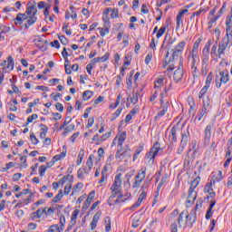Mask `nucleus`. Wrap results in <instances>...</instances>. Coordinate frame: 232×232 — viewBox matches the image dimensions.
<instances>
[{
	"label": "nucleus",
	"mask_w": 232,
	"mask_h": 232,
	"mask_svg": "<svg viewBox=\"0 0 232 232\" xmlns=\"http://www.w3.org/2000/svg\"><path fill=\"white\" fill-rule=\"evenodd\" d=\"M37 3L35 1L29 2L25 13L17 14L16 17L12 20L13 24L15 26H21L24 30H28L30 26L37 23Z\"/></svg>",
	"instance_id": "obj_1"
},
{
	"label": "nucleus",
	"mask_w": 232,
	"mask_h": 232,
	"mask_svg": "<svg viewBox=\"0 0 232 232\" xmlns=\"http://www.w3.org/2000/svg\"><path fill=\"white\" fill-rule=\"evenodd\" d=\"M226 37H224L219 43L218 49V55L219 59H222V55H224L226 49L229 45V41L232 39V14L227 16L226 19Z\"/></svg>",
	"instance_id": "obj_2"
},
{
	"label": "nucleus",
	"mask_w": 232,
	"mask_h": 232,
	"mask_svg": "<svg viewBox=\"0 0 232 232\" xmlns=\"http://www.w3.org/2000/svg\"><path fill=\"white\" fill-rule=\"evenodd\" d=\"M184 46H186V42L181 41L179 42L174 49H172V56L169 58V52H167L166 57H165V63L167 64H169V63H172V61H175V59H179L180 55H182V52H184Z\"/></svg>",
	"instance_id": "obj_3"
},
{
	"label": "nucleus",
	"mask_w": 232,
	"mask_h": 232,
	"mask_svg": "<svg viewBox=\"0 0 232 232\" xmlns=\"http://www.w3.org/2000/svg\"><path fill=\"white\" fill-rule=\"evenodd\" d=\"M149 186H150V183H148V182H146L142 185V187H141L142 191H141L140 195L139 196L137 202L130 207V211H135V209H137V208H139L142 204L144 198H146V197H148V194L146 193L145 189H147V188H149Z\"/></svg>",
	"instance_id": "obj_4"
},
{
	"label": "nucleus",
	"mask_w": 232,
	"mask_h": 232,
	"mask_svg": "<svg viewBox=\"0 0 232 232\" xmlns=\"http://www.w3.org/2000/svg\"><path fill=\"white\" fill-rule=\"evenodd\" d=\"M0 66L3 67V72L4 73H10L15 66V62H14V57L12 55H9L7 57V60H5Z\"/></svg>",
	"instance_id": "obj_5"
},
{
	"label": "nucleus",
	"mask_w": 232,
	"mask_h": 232,
	"mask_svg": "<svg viewBox=\"0 0 232 232\" xmlns=\"http://www.w3.org/2000/svg\"><path fill=\"white\" fill-rule=\"evenodd\" d=\"M189 140V130H186L181 133V140L179 144V148L178 149L179 155H182L184 150L188 146V141Z\"/></svg>",
	"instance_id": "obj_6"
},
{
	"label": "nucleus",
	"mask_w": 232,
	"mask_h": 232,
	"mask_svg": "<svg viewBox=\"0 0 232 232\" xmlns=\"http://www.w3.org/2000/svg\"><path fill=\"white\" fill-rule=\"evenodd\" d=\"M209 108H211V102H209V98H206L205 100H203V106L200 109L199 113L198 114L196 119L198 121H202V119H204V116L208 115V110H209Z\"/></svg>",
	"instance_id": "obj_7"
},
{
	"label": "nucleus",
	"mask_w": 232,
	"mask_h": 232,
	"mask_svg": "<svg viewBox=\"0 0 232 232\" xmlns=\"http://www.w3.org/2000/svg\"><path fill=\"white\" fill-rule=\"evenodd\" d=\"M229 81V73L227 71H223L219 72V75L216 76V86L217 88H221L222 84H226Z\"/></svg>",
	"instance_id": "obj_8"
},
{
	"label": "nucleus",
	"mask_w": 232,
	"mask_h": 232,
	"mask_svg": "<svg viewBox=\"0 0 232 232\" xmlns=\"http://www.w3.org/2000/svg\"><path fill=\"white\" fill-rule=\"evenodd\" d=\"M121 151H122V148H120L115 155V158L118 160H124V159L128 160V159L131 157V149H130V145H126L125 150L122 153H121Z\"/></svg>",
	"instance_id": "obj_9"
},
{
	"label": "nucleus",
	"mask_w": 232,
	"mask_h": 232,
	"mask_svg": "<svg viewBox=\"0 0 232 232\" xmlns=\"http://www.w3.org/2000/svg\"><path fill=\"white\" fill-rule=\"evenodd\" d=\"M184 215H187L186 211H182L179 218L171 223L170 225V232H179V227H182V222H184ZM179 224V226L177 225Z\"/></svg>",
	"instance_id": "obj_10"
},
{
	"label": "nucleus",
	"mask_w": 232,
	"mask_h": 232,
	"mask_svg": "<svg viewBox=\"0 0 232 232\" xmlns=\"http://www.w3.org/2000/svg\"><path fill=\"white\" fill-rule=\"evenodd\" d=\"M162 152V148H160V143L155 142L150 151L147 154L148 159H150L154 162L155 158L159 155V152Z\"/></svg>",
	"instance_id": "obj_11"
},
{
	"label": "nucleus",
	"mask_w": 232,
	"mask_h": 232,
	"mask_svg": "<svg viewBox=\"0 0 232 232\" xmlns=\"http://www.w3.org/2000/svg\"><path fill=\"white\" fill-rule=\"evenodd\" d=\"M122 188V174L119 173L114 178V182L112 186L111 187V191H121V188Z\"/></svg>",
	"instance_id": "obj_12"
},
{
	"label": "nucleus",
	"mask_w": 232,
	"mask_h": 232,
	"mask_svg": "<svg viewBox=\"0 0 232 232\" xmlns=\"http://www.w3.org/2000/svg\"><path fill=\"white\" fill-rule=\"evenodd\" d=\"M160 102L162 108V111L158 112V114L155 116V121H158V119H160V117H164L166 113L168 112V108H169V102H164L163 99H160Z\"/></svg>",
	"instance_id": "obj_13"
},
{
	"label": "nucleus",
	"mask_w": 232,
	"mask_h": 232,
	"mask_svg": "<svg viewBox=\"0 0 232 232\" xmlns=\"http://www.w3.org/2000/svg\"><path fill=\"white\" fill-rule=\"evenodd\" d=\"M213 130V124H208L205 128L204 131V144L205 146H209V142L211 141V131Z\"/></svg>",
	"instance_id": "obj_14"
},
{
	"label": "nucleus",
	"mask_w": 232,
	"mask_h": 232,
	"mask_svg": "<svg viewBox=\"0 0 232 232\" xmlns=\"http://www.w3.org/2000/svg\"><path fill=\"white\" fill-rule=\"evenodd\" d=\"M188 9H183L179 12L177 17H176V30H180V25L183 24L184 21L182 20V17L188 14Z\"/></svg>",
	"instance_id": "obj_15"
},
{
	"label": "nucleus",
	"mask_w": 232,
	"mask_h": 232,
	"mask_svg": "<svg viewBox=\"0 0 232 232\" xmlns=\"http://www.w3.org/2000/svg\"><path fill=\"white\" fill-rule=\"evenodd\" d=\"M184 77V69L182 67H179L173 74V79L175 82H180L182 81V78Z\"/></svg>",
	"instance_id": "obj_16"
},
{
	"label": "nucleus",
	"mask_w": 232,
	"mask_h": 232,
	"mask_svg": "<svg viewBox=\"0 0 232 232\" xmlns=\"http://www.w3.org/2000/svg\"><path fill=\"white\" fill-rule=\"evenodd\" d=\"M209 63V49L208 46H205L202 51V64L208 66Z\"/></svg>",
	"instance_id": "obj_17"
},
{
	"label": "nucleus",
	"mask_w": 232,
	"mask_h": 232,
	"mask_svg": "<svg viewBox=\"0 0 232 232\" xmlns=\"http://www.w3.org/2000/svg\"><path fill=\"white\" fill-rule=\"evenodd\" d=\"M43 215H44L43 208H38L35 212L30 214L29 220H37V218H43Z\"/></svg>",
	"instance_id": "obj_18"
},
{
	"label": "nucleus",
	"mask_w": 232,
	"mask_h": 232,
	"mask_svg": "<svg viewBox=\"0 0 232 232\" xmlns=\"http://www.w3.org/2000/svg\"><path fill=\"white\" fill-rule=\"evenodd\" d=\"M93 198H95V190H92L90 192V194L87 197V199L85 200V202L82 206V209L89 208L90 206L92 205V200H93Z\"/></svg>",
	"instance_id": "obj_19"
},
{
	"label": "nucleus",
	"mask_w": 232,
	"mask_h": 232,
	"mask_svg": "<svg viewBox=\"0 0 232 232\" xmlns=\"http://www.w3.org/2000/svg\"><path fill=\"white\" fill-rule=\"evenodd\" d=\"M205 193H208L210 198H215L216 193L213 191V181H210V183H207L204 188Z\"/></svg>",
	"instance_id": "obj_20"
},
{
	"label": "nucleus",
	"mask_w": 232,
	"mask_h": 232,
	"mask_svg": "<svg viewBox=\"0 0 232 232\" xmlns=\"http://www.w3.org/2000/svg\"><path fill=\"white\" fill-rule=\"evenodd\" d=\"M118 202H126V198H122V195H119L116 198L110 197L108 199L109 206H115Z\"/></svg>",
	"instance_id": "obj_21"
},
{
	"label": "nucleus",
	"mask_w": 232,
	"mask_h": 232,
	"mask_svg": "<svg viewBox=\"0 0 232 232\" xmlns=\"http://www.w3.org/2000/svg\"><path fill=\"white\" fill-rule=\"evenodd\" d=\"M93 154H91L86 161V168H84L86 174H89L93 168Z\"/></svg>",
	"instance_id": "obj_22"
},
{
	"label": "nucleus",
	"mask_w": 232,
	"mask_h": 232,
	"mask_svg": "<svg viewBox=\"0 0 232 232\" xmlns=\"http://www.w3.org/2000/svg\"><path fill=\"white\" fill-rule=\"evenodd\" d=\"M197 199V191L195 190H188V195L187 198V203L188 204H193L195 200Z\"/></svg>",
	"instance_id": "obj_23"
},
{
	"label": "nucleus",
	"mask_w": 232,
	"mask_h": 232,
	"mask_svg": "<svg viewBox=\"0 0 232 232\" xmlns=\"http://www.w3.org/2000/svg\"><path fill=\"white\" fill-rule=\"evenodd\" d=\"M110 59V53H106L102 57H97L94 58L91 61L92 64H96V63H106V61Z\"/></svg>",
	"instance_id": "obj_24"
},
{
	"label": "nucleus",
	"mask_w": 232,
	"mask_h": 232,
	"mask_svg": "<svg viewBox=\"0 0 232 232\" xmlns=\"http://www.w3.org/2000/svg\"><path fill=\"white\" fill-rule=\"evenodd\" d=\"M215 204H217V200H211V202L209 204V208L206 214L207 220H209V218H211V217H213V208H215Z\"/></svg>",
	"instance_id": "obj_25"
},
{
	"label": "nucleus",
	"mask_w": 232,
	"mask_h": 232,
	"mask_svg": "<svg viewBox=\"0 0 232 232\" xmlns=\"http://www.w3.org/2000/svg\"><path fill=\"white\" fill-rule=\"evenodd\" d=\"M179 130V127L173 126L170 130V134H169V140L171 142H177V131Z\"/></svg>",
	"instance_id": "obj_26"
},
{
	"label": "nucleus",
	"mask_w": 232,
	"mask_h": 232,
	"mask_svg": "<svg viewBox=\"0 0 232 232\" xmlns=\"http://www.w3.org/2000/svg\"><path fill=\"white\" fill-rule=\"evenodd\" d=\"M126 131H121L119 133V140H118V148L122 149V144H124V140H126Z\"/></svg>",
	"instance_id": "obj_27"
},
{
	"label": "nucleus",
	"mask_w": 232,
	"mask_h": 232,
	"mask_svg": "<svg viewBox=\"0 0 232 232\" xmlns=\"http://www.w3.org/2000/svg\"><path fill=\"white\" fill-rule=\"evenodd\" d=\"M63 227H60L59 224H53L49 227L47 232H63Z\"/></svg>",
	"instance_id": "obj_28"
},
{
	"label": "nucleus",
	"mask_w": 232,
	"mask_h": 232,
	"mask_svg": "<svg viewBox=\"0 0 232 232\" xmlns=\"http://www.w3.org/2000/svg\"><path fill=\"white\" fill-rule=\"evenodd\" d=\"M222 179H224V175L222 174V170L218 171L217 175H214L211 181L213 182V184H215L216 182H220V180H222Z\"/></svg>",
	"instance_id": "obj_29"
},
{
	"label": "nucleus",
	"mask_w": 232,
	"mask_h": 232,
	"mask_svg": "<svg viewBox=\"0 0 232 232\" xmlns=\"http://www.w3.org/2000/svg\"><path fill=\"white\" fill-rule=\"evenodd\" d=\"M200 182V177H197L190 184L189 189L190 191H195L197 187L198 186Z\"/></svg>",
	"instance_id": "obj_30"
},
{
	"label": "nucleus",
	"mask_w": 232,
	"mask_h": 232,
	"mask_svg": "<svg viewBox=\"0 0 232 232\" xmlns=\"http://www.w3.org/2000/svg\"><path fill=\"white\" fill-rule=\"evenodd\" d=\"M200 43H202V38H198L193 44L191 53L198 54V46H200Z\"/></svg>",
	"instance_id": "obj_31"
},
{
	"label": "nucleus",
	"mask_w": 232,
	"mask_h": 232,
	"mask_svg": "<svg viewBox=\"0 0 232 232\" xmlns=\"http://www.w3.org/2000/svg\"><path fill=\"white\" fill-rule=\"evenodd\" d=\"M79 216V209H75L71 217V224L72 226H75L77 224V217Z\"/></svg>",
	"instance_id": "obj_32"
},
{
	"label": "nucleus",
	"mask_w": 232,
	"mask_h": 232,
	"mask_svg": "<svg viewBox=\"0 0 232 232\" xmlns=\"http://www.w3.org/2000/svg\"><path fill=\"white\" fill-rule=\"evenodd\" d=\"M105 222V232L111 231V219H110V217H106L104 219Z\"/></svg>",
	"instance_id": "obj_33"
},
{
	"label": "nucleus",
	"mask_w": 232,
	"mask_h": 232,
	"mask_svg": "<svg viewBox=\"0 0 232 232\" xmlns=\"http://www.w3.org/2000/svg\"><path fill=\"white\" fill-rule=\"evenodd\" d=\"M135 179H140L141 180H144L146 179V168H142L139 173L135 176Z\"/></svg>",
	"instance_id": "obj_34"
},
{
	"label": "nucleus",
	"mask_w": 232,
	"mask_h": 232,
	"mask_svg": "<svg viewBox=\"0 0 232 232\" xmlns=\"http://www.w3.org/2000/svg\"><path fill=\"white\" fill-rule=\"evenodd\" d=\"M92 97H93V92H92V91L83 92V93H82L83 101H90V99H92Z\"/></svg>",
	"instance_id": "obj_35"
},
{
	"label": "nucleus",
	"mask_w": 232,
	"mask_h": 232,
	"mask_svg": "<svg viewBox=\"0 0 232 232\" xmlns=\"http://www.w3.org/2000/svg\"><path fill=\"white\" fill-rule=\"evenodd\" d=\"M191 60V65L197 66V59H198V54L195 53H190V55H188V59Z\"/></svg>",
	"instance_id": "obj_36"
},
{
	"label": "nucleus",
	"mask_w": 232,
	"mask_h": 232,
	"mask_svg": "<svg viewBox=\"0 0 232 232\" xmlns=\"http://www.w3.org/2000/svg\"><path fill=\"white\" fill-rule=\"evenodd\" d=\"M143 150H144V147H142V146H140L137 148V150H135L134 155H133V162H135V160H137V159H139V155H140V153H142Z\"/></svg>",
	"instance_id": "obj_37"
},
{
	"label": "nucleus",
	"mask_w": 232,
	"mask_h": 232,
	"mask_svg": "<svg viewBox=\"0 0 232 232\" xmlns=\"http://www.w3.org/2000/svg\"><path fill=\"white\" fill-rule=\"evenodd\" d=\"M82 159H84V150H81L78 154V160L76 161L77 166H81L82 163Z\"/></svg>",
	"instance_id": "obj_38"
},
{
	"label": "nucleus",
	"mask_w": 232,
	"mask_h": 232,
	"mask_svg": "<svg viewBox=\"0 0 232 232\" xmlns=\"http://www.w3.org/2000/svg\"><path fill=\"white\" fill-rule=\"evenodd\" d=\"M60 200H63V189H60L58 194L53 198L54 204H57Z\"/></svg>",
	"instance_id": "obj_39"
},
{
	"label": "nucleus",
	"mask_w": 232,
	"mask_h": 232,
	"mask_svg": "<svg viewBox=\"0 0 232 232\" xmlns=\"http://www.w3.org/2000/svg\"><path fill=\"white\" fill-rule=\"evenodd\" d=\"M164 86V79L163 78H159L155 82H154V88L157 90V88H162Z\"/></svg>",
	"instance_id": "obj_40"
},
{
	"label": "nucleus",
	"mask_w": 232,
	"mask_h": 232,
	"mask_svg": "<svg viewBox=\"0 0 232 232\" xmlns=\"http://www.w3.org/2000/svg\"><path fill=\"white\" fill-rule=\"evenodd\" d=\"M131 104H137L139 102V92H133L132 97L130 98Z\"/></svg>",
	"instance_id": "obj_41"
},
{
	"label": "nucleus",
	"mask_w": 232,
	"mask_h": 232,
	"mask_svg": "<svg viewBox=\"0 0 232 232\" xmlns=\"http://www.w3.org/2000/svg\"><path fill=\"white\" fill-rule=\"evenodd\" d=\"M208 90H209V87L204 86L199 92L198 99H203L204 97H206Z\"/></svg>",
	"instance_id": "obj_42"
},
{
	"label": "nucleus",
	"mask_w": 232,
	"mask_h": 232,
	"mask_svg": "<svg viewBox=\"0 0 232 232\" xmlns=\"http://www.w3.org/2000/svg\"><path fill=\"white\" fill-rule=\"evenodd\" d=\"M66 157V152H62L61 154H58L54 157H53V160L55 162H57L58 160H63V159H64Z\"/></svg>",
	"instance_id": "obj_43"
},
{
	"label": "nucleus",
	"mask_w": 232,
	"mask_h": 232,
	"mask_svg": "<svg viewBox=\"0 0 232 232\" xmlns=\"http://www.w3.org/2000/svg\"><path fill=\"white\" fill-rule=\"evenodd\" d=\"M82 188H83L82 183L76 184L72 191V195H75V193H79L81 189H82Z\"/></svg>",
	"instance_id": "obj_44"
},
{
	"label": "nucleus",
	"mask_w": 232,
	"mask_h": 232,
	"mask_svg": "<svg viewBox=\"0 0 232 232\" xmlns=\"http://www.w3.org/2000/svg\"><path fill=\"white\" fill-rule=\"evenodd\" d=\"M211 81H213V72H209L208 74L205 87L209 88V86L211 85Z\"/></svg>",
	"instance_id": "obj_45"
},
{
	"label": "nucleus",
	"mask_w": 232,
	"mask_h": 232,
	"mask_svg": "<svg viewBox=\"0 0 232 232\" xmlns=\"http://www.w3.org/2000/svg\"><path fill=\"white\" fill-rule=\"evenodd\" d=\"M121 113H122V108L117 109V111L112 114L111 118V122H113V121H115L117 117L121 115Z\"/></svg>",
	"instance_id": "obj_46"
},
{
	"label": "nucleus",
	"mask_w": 232,
	"mask_h": 232,
	"mask_svg": "<svg viewBox=\"0 0 232 232\" xmlns=\"http://www.w3.org/2000/svg\"><path fill=\"white\" fill-rule=\"evenodd\" d=\"M191 72H192L193 79H198V69L197 68V65H191Z\"/></svg>",
	"instance_id": "obj_47"
},
{
	"label": "nucleus",
	"mask_w": 232,
	"mask_h": 232,
	"mask_svg": "<svg viewBox=\"0 0 232 232\" xmlns=\"http://www.w3.org/2000/svg\"><path fill=\"white\" fill-rule=\"evenodd\" d=\"M20 161L22 163L21 168H28V163H26V156L19 154Z\"/></svg>",
	"instance_id": "obj_48"
},
{
	"label": "nucleus",
	"mask_w": 232,
	"mask_h": 232,
	"mask_svg": "<svg viewBox=\"0 0 232 232\" xmlns=\"http://www.w3.org/2000/svg\"><path fill=\"white\" fill-rule=\"evenodd\" d=\"M43 211L44 215H53V212L55 211V208L53 207L44 208H43Z\"/></svg>",
	"instance_id": "obj_49"
},
{
	"label": "nucleus",
	"mask_w": 232,
	"mask_h": 232,
	"mask_svg": "<svg viewBox=\"0 0 232 232\" xmlns=\"http://www.w3.org/2000/svg\"><path fill=\"white\" fill-rule=\"evenodd\" d=\"M108 179V174H106V169L102 170V179L98 181V184H103V182Z\"/></svg>",
	"instance_id": "obj_50"
},
{
	"label": "nucleus",
	"mask_w": 232,
	"mask_h": 232,
	"mask_svg": "<svg viewBox=\"0 0 232 232\" xmlns=\"http://www.w3.org/2000/svg\"><path fill=\"white\" fill-rule=\"evenodd\" d=\"M164 34H166V27H161L156 34L157 39H160V37H162Z\"/></svg>",
	"instance_id": "obj_51"
},
{
	"label": "nucleus",
	"mask_w": 232,
	"mask_h": 232,
	"mask_svg": "<svg viewBox=\"0 0 232 232\" xmlns=\"http://www.w3.org/2000/svg\"><path fill=\"white\" fill-rule=\"evenodd\" d=\"M68 52H69L70 53H69ZM71 53H72V50H71V49H68V51H67V50H66V47H64L63 50V52H62V55H63V59H66V58L70 57Z\"/></svg>",
	"instance_id": "obj_52"
},
{
	"label": "nucleus",
	"mask_w": 232,
	"mask_h": 232,
	"mask_svg": "<svg viewBox=\"0 0 232 232\" xmlns=\"http://www.w3.org/2000/svg\"><path fill=\"white\" fill-rule=\"evenodd\" d=\"M70 191H72V183H67L64 187L63 194L69 195Z\"/></svg>",
	"instance_id": "obj_53"
},
{
	"label": "nucleus",
	"mask_w": 232,
	"mask_h": 232,
	"mask_svg": "<svg viewBox=\"0 0 232 232\" xmlns=\"http://www.w3.org/2000/svg\"><path fill=\"white\" fill-rule=\"evenodd\" d=\"M111 19H117L119 17V9L117 8L111 9Z\"/></svg>",
	"instance_id": "obj_54"
},
{
	"label": "nucleus",
	"mask_w": 232,
	"mask_h": 232,
	"mask_svg": "<svg viewBox=\"0 0 232 232\" xmlns=\"http://www.w3.org/2000/svg\"><path fill=\"white\" fill-rule=\"evenodd\" d=\"M46 169H48V167H46L44 165H42L39 168V175H40V177H44V173H46Z\"/></svg>",
	"instance_id": "obj_55"
},
{
	"label": "nucleus",
	"mask_w": 232,
	"mask_h": 232,
	"mask_svg": "<svg viewBox=\"0 0 232 232\" xmlns=\"http://www.w3.org/2000/svg\"><path fill=\"white\" fill-rule=\"evenodd\" d=\"M64 224H66V218L64 217V215H62L60 217V225L59 227H62L64 230Z\"/></svg>",
	"instance_id": "obj_56"
},
{
	"label": "nucleus",
	"mask_w": 232,
	"mask_h": 232,
	"mask_svg": "<svg viewBox=\"0 0 232 232\" xmlns=\"http://www.w3.org/2000/svg\"><path fill=\"white\" fill-rule=\"evenodd\" d=\"M133 80V71L130 72L127 76V85L131 86V81Z\"/></svg>",
	"instance_id": "obj_57"
},
{
	"label": "nucleus",
	"mask_w": 232,
	"mask_h": 232,
	"mask_svg": "<svg viewBox=\"0 0 232 232\" xmlns=\"http://www.w3.org/2000/svg\"><path fill=\"white\" fill-rule=\"evenodd\" d=\"M70 10L72 12L71 18L77 19V13L75 12V7L73 5H71Z\"/></svg>",
	"instance_id": "obj_58"
},
{
	"label": "nucleus",
	"mask_w": 232,
	"mask_h": 232,
	"mask_svg": "<svg viewBox=\"0 0 232 232\" xmlns=\"http://www.w3.org/2000/svg\"><path fill=\"white\" fill-rule=\"evenodd\" d=\"M58 39L60 40V42L62 43V44H63V45L68 44V39L66 38V36H64V35H60V36H58Z\"/></svg>",
	"instance_id": "obj_59"
},
{
	"label": "nucleus",
	"mask_w": 232,
	"mask_h": 232,
	"mask_svg": "<svg viewBox=\"0 0 232 232\" xmlns=\"http://www.w3.org/2000/svg\"><path fill=\"white\" fill-rule=\"evenodd\" d=\"M30 139H31V141L33 142V144H39V140L37 139V137H35V134L32 133L30 135Z\"/></svg>",
	"instance_id": "obj_60"
},
{
	"label": "nucleus",
	"mask_w": 232,
	"mask_h": 232,
	"mask_svg": "<svg viewBox=\"0 0 232 232\" xmlns=\"http://www.w3.org/2000/svg\"><path fill=\"white\" fill-rule=\"evenodd\" d=\"M86 169H78V179H83L84 173H86Z\"/></svg>",
	"instance_id": "obj_61"
},
{
	"label": "nucleus",
	"mask_w": 232,
	"mask_h": 232,
	"mask_svg": "<svg viewBox=\"0 0 232 232\" xmlns=\"http://www.w3.org/2000/svg\"><path fill=\"white\" fill-rule=\"evenodd\" d=\"M38 117L37 114H33L27 118V122H34V121H37Z\"/></svg>",
	"instance_id": "obj_62"
},
{
	"label": "nucleus",
	"mask_w": 232,
	"mask_h": 232,
	"mask_svg": "<svg viewBox=\"0 0 232 232\" xmlns=\"http://www.w3.org/2000/svg\"><path fill=\"white\" fill-rule=\"evenodd\" d=\"M79 135H81V132H74L71 138H70V141L71 142H75V140L77 139V137H79Z\"/></svg>",
	"instance_id": "obj_63"
},
{
	"label": "nucleus",
	"mask_w": 232,
	"mask_h": 232,
	"mask_svg": "<svg viewBox=\"0 0 232 232\" xmlns=\"http://www.w3.org/2000/svg\"><path fill=\"white\" fill-rule=\"evenodd\" d=\"M15 166V163L9 162L6 163L5 168L3 169V171H6L7 169H10V168H14Z\"/></svg>",
	"instance_id": "obj_64"
}]
</instances>
